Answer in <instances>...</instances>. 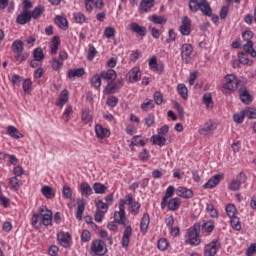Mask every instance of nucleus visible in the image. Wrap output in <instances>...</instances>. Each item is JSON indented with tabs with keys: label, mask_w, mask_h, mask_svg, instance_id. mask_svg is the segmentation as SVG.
Segmentation results:
<instances>
[{
	"label": "nucleus",
	"mask_w": 256,
	"mask_h": 256,
	"mask_svg": "<svg viewBox=\"0 0 256 256\" xmlns=\"http://www.w3.org/2000/svg\"><path fill=\"white\" fill-rule=\"evenodd\" d=\"M55 23L59 27V29H66L69 23L67 22V18L63 16H56Z\"/></svg>",
	"instance_id": "obj_47"
},
{
	"label": "nucleus",
	"mask_w": 256,
	"mask_h": 256,
	"mask_svg": "<svg viewBox=\"0 0 256 256\" xmlns=\"http://www.w3.org/2000/svg\"><path fill=\"white\" fill-rule=\"evenodd\" d=\"M239 79L234 74H228L224 77L223 89L225 91H237Z\"/></svg>",
	"instance_id": "obj_7"
},
{
	"label": "nucleus",
	"mask_w": 256,
	"mask_h": 256,
	"mask_svg": "<svg viewBox=\"0 0 256 256\" xmlns=\"http://www.w3.org/2000/svg\"><path fill=\"white\" fill-rule=\"evenodd\" d=\"M130 29L140 37H145V35H147V28H145V26H140L137 22H132L130 24Z\"/></svg>",
	"instance_id": "obj_26"
},
{
	"label": "nucleus",
	"mask_w": 256,
	"mask_h": 256,
	"mask_svg": "<svg viewBox=\"0 0 256 256\" xmlns=\"http://www.w3.org/2000/svg\"><path fill=\"white\" fill-rule=\"evenodd\" d=\"M206 212L211 217V219H219V211L215 208L213 204L206 205Z\"/></svg>",
	"instance_id": "obj_43"
},
{
	"label": "nucleus",
	"mask_w": 256,
	"mask_h": 256,
	"mask_svg": "<svg viewBox=\"0 0 256 256\" xmlns=\"http://www.w3.org/2000/svg\"><path fill=\"white\" fill-rule=\"evenodd\" d=\"M81 120L88 125L89 123H93V115L91 114V110L84 109L82 111Z\"/></svg>",
	"instance_id": "obj_44"
},
{
	"label": "nucleus",
	"mask_w": 256,
	"mask_h": 256,
	"mask_svg": "<svg viewBox=\"0 0 256 256\" xmlns=\"http://www.w3.org/2000/svg\"><path fill=\"white\" fill-rule=\"evenodd\" d=\"M62 195L64 199H72L73 190L69 186H64L62 189Z\"/></svg>",
	"instance_id": "obj_60"
},
{
	"label": "nucleus",
	"mask_w": 256,
	"mask_h": 256,
	"mask_svg": "<svg viewBox=\"0 0 256 256\" xmlns=\"http://www.w3.org/2000/svg\"><path fill=\"white\" fill-rule=\"evenodd\" d=\"M90 251L93 255L104 256L107 253V244L101 239L93 240Z\"/></svg>",
	"instance_id": "obj_6"
},
{
	"label": "nucleus",
	"mask_w": 256,
	"mask_h": 256,
	"mask_svg": "<svg viewBox=\"0 0 256 256\" xmlns=\"http://www.w3.org/2000/svg\"><path fill=\"white\" fill-rule=\"evenodd\" d=\"M53 223V211L46 206L39 208L38 212L32 215L31 225L34 229H41V227H49Z\"/></svg>",
	"instance_id": "obj_1"
},
{
	"label": "nucleus",
	"mask_w": 256,
	"mask_h": 256,
	"mask_svg": "<svg viewBox=\"0 0 256 256\" xmlns=\"http://www.w3.org/2000/svg\"><path fill=\"white\" fill-rule=\"evenodd\" d=\"M93 190L96 193V195H105V193H107V186L100 182H95L93 184Z\"/></svg>",
	"instance_id": "obj_42"
},
{
	"label": "nucleus",
	"mask_w": 256,
	"mask_h": 256,
	"mask_svg": "<svg viewBox=\"0 0 256 256\" xmlns=\"http://www.w3.org/2000/svg\"><path fill=\"white\" fill-rule=\"evenodd\" d=\"M121 87H123L122 80H118L117 82H109L104 89V93L106 95H113V93H117Z\"/></svg>",
	"instance_id": "obj_15"
},
{
	"label": "nucleus",
	"mask_w": 256,
	"mask_h": 256,
	"mask_svg": "<svg viewBox=\"0 0 256 256\" xmlns=\"http://www.w3.org/2000/svg\"><path fill=\"white\" fill-rule=\"evenodd\" d=\"M201 6V1L199 0H189V9L192 13H197L199 7Z\"/></svg>",
	"instance_id": "obj_56"
},
{
	"label": "nucleus",
	"mask_w": 256,
	"mask_h": 256,
	"mask_svg": "<svg viewBox=\"0 0 256 256\" xmlns=\"http://www.w3.org/2000/svg\"><path fill=\"white\" fill-rule=\"evenodd\" d=\"M33 57L36 61H43L45 59V53H43V48L38 47L33 51Z\"/></svg>",
	"instance_id": "obj_53"
},
{
	"label": "nucleus",
	"mask_w": 256,
	"mask_h": 256,
	"mask_svg": "<svg viewBox=\"0 0 256 256\" xmlns=\"http://www.w3.org/2000/svg\"><path fill=\"white\" fill-rule=\"evenodd\" d=\"M120 203H123V206L128 205V211L131 215H139V211L141 210V203H139L135 198H133V194L129 193L125 196L124 199L120 200Z\"/></svg>",
	"instance_id": "obj_3"
},
{
	"label": "nucleus",
	"mask_w": 256,
	"mask_h": 256,
	"mask_svg": "<svg viewBox=\"0 0 256 256\" xmlns=\"http://www.w3.org/2000/svg\"><path fill=\"white\" fill-rule=\"evenodd\" d=\"M95 55H97V48L93 45H89L87 59L88 61H93L95 59Z\"/></svg>",
	"instance_id": "obj_61"
},
{
	"label": "nucleus",
	"mask_w": 256,
	"mask_h": 256,
	"mask_svg": "<svg viewBox=\"0 0 256 256\" xmlns=\"http://www.w3.org/2000/svg\"><path fill=\"white\" fill-rule=\"evenodd\" d=\"M239 97L245 105H249L253 102V96L249 93V90L246 87H241L239 89Z\"/></svg>",
	"instance_id": "obj_21"
},
{
	"label": "nucleus",
	"mask_w": 256,
	"mask_h": 256,
	"mask_svg": "<svg viewBox=\"0 0 256 256\" xmlns=\"http://www.w3.org/2000/svg\"><path fill=\"white\" fill-rule=\"evenodd\" d=\"M41 193L46 199L55 198V190H53L51 186H43L41 188Z\"/></svg>",
	"instance_id": "obj_40"
},
{
	"label": "nucleus",
	"mask_w": 256,
	"mask_h": 256,
	"mask_svg": "<svg viewBox=\"0 0 256 256\" xmlns=\"http://www.w3.org/2000/svg\"><path fill=\"white\" fill-rule=\"evenodd\" d=\"M23 41L21 40H15L13 43H12V51L14 53H23Z\"/></svg>",
	"instance_id": "obj_51"
},
{
	"label": "nucleus",
	"mask_w": 256,
	"mask_h": 256,
	"mask_svg": "<svg viewBox=\"0 0 256 256\" xmlns=\"http://www.w3.org/2000/svg\"><path fill=\"white\" fill-rule=\"evenodd\" d=\"M221 179H223V174H216L211 177L204 185L203 189H213L221 183Z\"/></svg>",
	"instance_id": "obj_19"
},
{
	"label": "nucleus",
	"mask_w": 256,
	"mask_h": 256,
	"mask_svg": "<svg viewBox=\"0 0 256 256\" xmlns=\"http://www.w3.org/2000/svg\"><path fill=\"white\" fill-rule=\"evenodd\" d=\"M175 195V186L170 185L167 187L164 196L162 197V201L160 203L161 209L168 208V211H179L181 207V198L175 197L171 198Z\"/></svg>",
	"instance_id": "obj_2"
},
{
	"label": "nucleus",
	"mask_w": 256,
	"mask_h": 256,
	"mask_svg": "<svg viewBox=\"0 0 256 256\" xmlns=\"http://www.w3.org/2000/svg\"><path fill=\"white\" fill-rule=\"evenodd\" d=\"M202 231L203 233H213V231H215V221L213 220H208V221H204L202 224Z\"/></svg>",
	"instance_id": "obj_36"
},
{
	"label": "nucleus",
	"mask_w": 256,
	"mask_h": 256,
	"mask_svg": "<svg viewBox=\"0 0 256 256\" xmlns=\"http://www.w3.org/2000/svg\"><path fill=\"white\" fill-rule=\"evenodd\" d=\"M176 195L182 199H191L193 197V190L187 187L179 186L176 189Z\"/></svg>",
	"instance_id": "obj_23"
},
{
	"label": "nucleus",
	"mask_w": 256,
	"mask_h": 256,
	"mask_svg": "<svg viewBox=\"0 0 256 256\" xmlns=\"http://www.w3.org/2000/svg\"><path fill=\"white\" fill-rule=\"evenodd\" d=\"M61 45V39L59 36H54L51 40V55H57V51H59V46Z\"/></svg>",
	"instance_id": "obj_34"
},
{
	"label": "nucleus",
	"mask_w": 256,
	"mask_h": 256,
	"mask_svg": "<svg viewBox=\"0 0 256 256\" xmlns=\"http://www.w3.org/2000/svg\"><path fill=\"white\" fill-rule=\"evenodd\" d=\"M146 145H147V138L143 137L142 135H135L131 139L129 148L133 149V147H145Z\"/></svg>",
	"instance_id": "obj_18"
},
{
	"label": "nucleus",
	"mask_w": 256,
	"mask_h": 256,
	"mask_svg": "<svg viewBox=\"0 0 256 256\" xmlns=\"http://www.w3.org/2000/svg\"><path fill=\"white\" fill-rule=\"evenodd\" d=\"M83 213H85V200L78 199L77 200V211H76L77 221H81V219H83Z\"/></svg>",
	"instance_id": "obj_30"
},
{
	"label": "nucleus",
	"mask_w": 256,
	"mask_h": 256,
	"mask_svg": "<svg viewBox=\"0 0 256 256\" xmlns=\"http://www.w3.org/2000/svg\"><path fill=\"white\" fill-rule=\"evenodd\" d=\"M177 92L184 99V101H187L189 99V89H187V86L183 83H180L177 85Z\"/></svg>",
	"instance_id": "obj_35"
},
{
	"label": "nucleus",
	"mask_w": 256,
	"mask_h": 256,
	"mask_svg": "<svg viewBox=\"0 0 256 256\" xmlns=\"http://www.w3.org/2000/svg\"><path fill=\"white\" fill-rule=\"evenodd\" d=\"M100 77L104 79V81H115V79H117V72L113 69L104 70L100 72Z\"/></svg>",
	"instance_id": "obj_28"
},
{
	"label": "nucleus",
	"mask_w": 256,
	"mask_h": 256,
	"mask_svg": "<svg viewBox=\"0 0 256 256\" xmlns=\"http://www.w3.org/2000/svg\"><path fill=\"white\" fill-rule=\"evenodd\" d=\"M6 131L9 137H12V139H23L24 137L23 134L19 132V130L13 125L8 126Z\"/></svg>",
	"instance_id": "obj_31"
},
{
	"label": "nucleus",
	"mask_w": 256,
	"mask_h": 256,
	"mask_svg": "<svg viewBox=\"0 0 256 256\" xmlns=\"http://www.w3.org/2000/svg\"><path fill=\"white\" fill-rule=\"evenodd\" d=\"M69 101V90L65 89L60 93L58 101L56 102L57 107H63Z\"/></svg>",
	"instance_id": "obj_33"
},
{
	"label": "nucleus",
	"mask_w": 256,
	"mask_h": 256,
	"mask_svg": "<svg viewBox=\"0 0 256 256\" xmlns=\"http://www.w3.org/2000/svg\"><path fill=\"white\" fill-rule=\"evenodd\" d=\"M191 55H193V45L183 44L181 46V58L186 65L191 63Z\"/></svg>",
	"instance_id": "obj_11"
},
{
	"label": "nucleus",
	"mask_w": 256,
	"mask_h": 256,
	"mask_svg": "<svg viewBox=\"0 0 256 256\" xmlns=\"http://www.w3.org/2000/svg\"><path fill=\"white\" fill-rule=\"evenodd\" d=\"M215 129H217V124L215 121L208 120L201 128L198 129V133L199 135L207 137V135H211Z\"/></svg>",
	"instance_id": "obj_13"
},
{
	"label": "nucleus",
	"mask_w": 256,
	"mask_h": 256,
	"mask_svg": "<svg viewBox=\"0 0 256 256\" xmlns=\"http://www.w3.org/2000/svg\"><path fill=\"white\" fill-rule=\"evenodd\" d=\"M225 210L229 219L237 217V207L234 204H227Z\"/></svg>",
	"instance_id": "obj_49"
},
{
	"label": "nucleus",
	"mask_w": 256,
	"mask_h": 256,
	"mask_svg": "<svg viewBox=\"0 0 256 256\" xmlns=\"http://www.w3.org/2000/svg\"><path fill=\"white\" fill-rule=\"evenodd\" d=\"M155 7V0H141L139 13H149Z\"/></svg>",
	"instance_id": "obj_22"
},
{
	"label": "nucleus",
	"mask_w": 256,
	"mask_h": 256,
	"mask_svg": "<svg viewBox=\"0 0 256 256\" xmlns=\"http://www.w3.org/2000/svg\"><path fill=\"white\" fill-rule=\"evenodd\" d=\"M230 225L234 231H241V220L239 217L234 216L230 218Z\"/></svg>",
	"instance_id": "obj_50"
},
{
	"label": "nucleus",
	"mask_w": 256,
	"mask_h": 256,
	"mask_svg": "<svg viewBox=\"0 0 256 256\" xmlns=\"http://www.w3.org/2000/svg\"><path fill=\"white\" fill-rule=\"evenodd\" d=\"M101 75L95 74L91 78V85L94 89H99L101 87Z\"/></svg>",
	"instance_id": "obj_54"
},
{
	"label": "nucleus",
	"mask_w": 256,
	"mask_h": 256,
	"mask_svg": "<svg viewBox=\"0 0 256 256\" xmlns=\"http://www.w3.org/2000/svg\"><path fill=\"white\" fill-rule=\"evenodd\" d=\"M132 235H133V228L131 227V225L126 226L123 231V236L121 240V245L124 249H127L129 247V243H131Z\"/></svg>",
	"instance_id": "obj_14"
},
{
	"label": "nucleus",
	"mask_w": 256,
	"mask_h": 256,
	"mask_svg": "<svg viewBox=\"0 0 256 256\" xmlns=\"http://www.w3.org/2000/svg\"><path fill=\"white\" fill-rule=\"evenodd\" d=\"M169 247V242L166 240V238H160L157 242V248L159 251H167Z\"/></svg>",
	"instance_id": "obj_55"
},
{
	"label": "nucleus",
	"mask_w": 256,
	"mask_h": 256,
	"mask_svg": "<svg viewBox=\"0 0 256 256\" xmlns=\"http://www.w3.org/2000/svg\"><path fill=\"white\" fill-rule=\"evenodd\" d=\"M141 75V68L137 66L133 67L127 74L129 83H137L138 81H141Z\"/></svg>",
	"instance_id": "obj_17"
},
{
	"label": "nucleus",
	"mask_w": 256,
	"mask_h": 256,
	"mask_svg": "<svg viewBox=\"0 0 256 256\" xmlns=\"http://www.w3.org/2000/svg\"><path fill=\"white\" fill-rule=\"evenodd\" d=\"M123 203L124 202L119 201V211L114 212V221H116L118 225H123L125 227L127 225V214Z\"/></svg>",
	"instance_id": "obj_8"
},
{
	"label": "nucleus",
	"mask_w": 256,
	"mask_h": 256,
	"mask_svg": "<svg viewBox=\"0 0 256 256\" xmlns=\"http://www.w3.org/2000/svg\"><path fill=\"white\" fill-rule=\"evenodd\" d=\"M153 97L156 105H163V93L157 91L154 93Z\"/></svg>",
	"instance_id": "obj_64"
},
{
	"label": "nucleus",
	"mask_w": 256,
	"mask_h": 256,
	"mask_svg": "<svg viewBox=\"0 0 256 256\" xmlns=\"http://www.w3.org/2000/svg\"><path fill=\"white\" fill-rule=\"evenodd\" d=\"M153 145H158V147H165L167 144V138L165 136H161L159 134H154L151 137Z\"/></svg>",
	"instance_id": "obj_32"
},
{
	"label": "nucleus",
	"mask_w": 256,
	"mask_h": 256,
	"mask_svg": "<svg viewBox=\"0 0 256 256\" xmlns=\"http://www.w3.org/2000/svg\"><path fill=\"white\" fill-rule=\"evenodd\" d=\"M9 185L12 191H19V187H21L19 178H17V176L10 178Z\"/></svg>",
	"instance_id": "obj_52"
},
{
	"label": "nucleus",
	"mask_w": 256,
	"mask_h": 256,
	"mask_svg": "<svg viewBox=\"0 0 256 256\" xmlns=\"http://www.w3.org/2000/svg\"><path fill=\"white\" fill-rule=\"evenodd\" d=\"M150 71H155L161 75L165 71V64L157 61V56H152L148 62Z\"/></svg>",
	"instance_id": "obj_12"
},
{
	"label": "nucleus",
	"mask_w": 256,
	"mask_h": 256,
	"mask_svg": "<svg viewBox=\"0 0 256 256\" xmlns=\"http://www.w3.org/2000/svg\"><path fill=\"white\" fill-rule=\"evenodd\" d=\"M83 75H85V68L70 69L67 74L69 79H73V77H83Z\"/></svg>",
	"instance_id": "obj_41"
},
{
	"label": "nucleus",
	"mask_w": 256,
	"mask_h": 256,
	"mask_svg": "<svg viewBox=\"0 0 256 256\" xmlns=\"http://www.w3.org/2000/svg\"><path fill=\"white\" fill-rule=\"evenodd\" d=\"M73 19L75 20V23H79L80 25H83L85 23V14L81 12H76L73 14Z\"/></svg>",
	"instance_id": "obj_59"
},
{
	"label": "nucleus",
	"mask_w": 256,
	"mask_h": 256,
	"mask_svg": "<svg viewBox=\"0 0 256 256\" xmlns=\"http://www.w3.org/2000/svg\"><path fill=\"white\" fill-rule=\"evenodd\" d=\"M179 31L181 35L187 36L191 34V19L187 16L182 18V24L180 25Z\"/></svg>",
	"instance_id": "obj_20"
},
{
	"label": "nucleus",
	"mask_w": 256,
	"mask_h": 256,
	"mask_svg": "<svg viewBox=\"0 0 256 256\" xmlns=\"http://www.w3.org/2000/svg\"><path fill=\"white\" fill-rule=\"evenodd\" d=\"M199 11H201V13H203L206 17H211V15H213V9H211V6L207 0H200Z\"/></svg>",
	"instance_id": "obj_27"
},
{
	"label": "nucleus",
	"mask_w": 256,
	"mask_h": 256,
	"mask_svg": "<svg viewBox=\"0 0 256 256\" xmlns=\"http://www.w3.org/2000/svg\"><path fill=\"white\" fill-rule=\"evenodd\" d=\"M242 39L246 41V44L243 45L244 51L250 54L253 58L256 57L255 48H253L254 43L251 41L253 39V31L246 30L242 33Z\"/></svg>",
	"instance_id": "obj_5"
},
{
	"label": "nucleus",
	"mask_w": 256,
	"mask_h": 256,
	"mask_svg": "<svg viewBox=\"0 0 256 256\" xmlns=\"http://www.w3.org/2000/svg\"><path fill=\"white\" fill-rule=\"evenodd\" d=\"M94 131L96 133L97 139H107V138L111 137V130L103 127V125H101V124H96Z\"/></svg>",
	"instance_id": "obj_16"
},
{
	"label": "nucleus",
	"mask_w": 256,
	"mask_h": 256,
	"mask_svg": "<svg viewBox=\"0 0 256 256\" xmlns=\"http://www.w3.org/2000/svg\"><path fill=\"white\" fill-rule=\"evenodd\" d=\"M250 53H247L246 51L241 52L238 54L239 63L242 65H253V61L249 60Z\"/></svg>",
	"instance_id": "obj_39"
},
{
	"label": "nucleus",
	"mask_w": 256,
	"mask_h": 256,
	"mask_svg": "<svg viewBox=\"0 0 256 256\" xmlns=\"http://www.w3.org/2000/svg\"><path fill=\"white\" fill-rule=\"evenodd\" d=\"M243 111H244V115L247 119H256V109L255 108H246Z\"/></svg>",
	"instance_id": "obj_58"
},
{
	"label": "nucleus",
	"mask_w": 256,
	"mask_h": 256,
	"mask_svg": "<svg viewBox=\"0 0 256 256\" xmlns=\"http://www.w3.org/2000/svg\"><path fill=\"white\" fill-rule=\"evenodd\" d=\"M31 21V11H22L16 18L18 25H27Z\"/></svg>",
	"instance_id": "obj_25"
},
{
	"label": "nucleus",
	"mask_w": 256,
	"mask_h": 256,
	"mask_svg": "<svg viewBox=\"0 0 256 256\" xmlns=\"http://www.w3.org/2000/svg\"><path fill=\"white\" fill-rule=\"evenodd\" d=\"M80 193L83 197H91L93 195V188L87 182H83L79 186Z\"/></svg>",
	"instance_id": "obj_29"
},
{
	"label": "nucleus",
	"mask_w": 256,
	"mask_h": 256,
	"mask_svg": "<svg viewBox=\"0 0 256 256\" xmlns=\"http://www.w3.org/2000/svg\"><path fill=\"white\" fill-rule=\"evenodd\" d=\"M186 245H192L194 247H198V245H201V237L199 236V230H197V227H191L187 230Z\"/></svg>",
	"instance_id": "obj_4"
},
{
	"label": "nucleus",
	"mask_w": 256,
	"mask_h": 256,
	"mask_svg": "<svg viewBox=\"0 0 256 256\" xmlns=\"http://www.w3.org/2000/svg\"><path fill=\"white\" fill-rule=\"evenodd\" d=\"M57 241L64 249H71V245H73V240L69 232H59L57 234Z\"/></svg>",
	"instance_id": "obj_9"
},
{
	"label": "nucleus",
	"mask_w": 256,
	"mask_h": 256,
	"mask_svg": "<svg viewBox=\"0 0 256 256\" xmlns=\"http://www.w3.org/2000/svg\"><path fill=\"white\" fill-rule=\"evenodd\" d=\"M150 21L154 23V25H165V23H167V19H165V17L157 14L152 15L150 17Z\"/></svg>",
	"instance_id": "obj_48"
},
{
	"label": "nucleus",
	"mask_w": 256,
	"mask_h": 256,
	"mask_svg": "<svg viewBox=\"0 0 256 256\" xmlns=\"http://www.w3.org/2000/svg\"><path fill=\"white\" fill-rule=\"evenodd\" d=\"M202 103L206 106L207 109H213V95L207 92L203 95Z\"/></svg>",
	"instance_id": "obj_38"
},
{
	"label": "nucleus",
	"mask_w": 256,
	"mask_h": 256,
	"mask_svg": "<svg viewBox=\"0 0 256 256\" xmlns=\"http://www.w3.org/2000/svg\"><path fill=\"white\" fill-rule=\"evenodd\" d=\"M219 249H221V242L214 240L204 247V256H215Z\"/></svg>",
	"instance_id": "obj_10"
},
{
	"label": "nucleus",
	"mask_w": 256,
	"mask_h": 256,
	"mask_svg": "<svg viewBox=\"0 0 256 256\" xmlns=\"http://www.w3.org/2000/svg\"><path fill=\"white\" fill-rule=\"evenodd\" d=\"M144 121L146 126L153 127L155 125V114H148Z\"/></svg>",
	"instance_id": "obj_62"
},
{
	"label": "nucleus",
	"mask_w": 256,
	"mask_h": 256,
	"mask_svg": "<svg viewBox=\"0 0 256 256\" xmlns=\"http://www.w3.org/2000/svg\"><path fill=\"white\" fill-rule=\"evenodd\" d=\"M151 223V217L149 216V213H144L141 221H140V231L145 235L147 231L149 230V225Z\"/></svg>",
	"instance_id": "obj_24"
},
{
	"label": "nucleus",
	"mask_w": 256,
	"mask_h": 256,
	"mask_svg": "<svg viewBox=\"0 0 256 256\" xmlns=\"http://www.w3.org/2000/svg\"><path fill=\"white\" fill-rule=\"evenodd\" d=\"M154 108H155V102L153 101V99L146 98L144 102L141 104L142 111H145L146 113L147 111H151V109H154Z\"/></svg>",
	"instance_id": "obj_45"
},
{
	"label": "nucleus",
	"mask_w": 256,
	"mask_h": 256,
	"mask_svg": "<svg viewBox=\"0 0 256 256\" xmlns=\"http://www.w3.org/2000/svg\"><path fill=\"white\" fill-rule=\"evenodd\" d=\"M51 65H52L53 71L59 72V71H61V69H63V61H61L57 58L52 59Z\"/></svg>",
	"instance_id": "obj_57"
},
{
	"label": "nucleus",
	"mask_w": 256,
	"mask_h": 256,
	"mask_svg": "<svg viewBox=\"0 0 256 256\" xmlns=\"http://www.w3.org/2000/svg\"><path fill=\"white\" fill-rule=\"evenodd\" d=\"M43 13H45V6L38 5L34 8L33 11H30L31 19H39Z\"/></svg>",
	"instance_id": "obj_37"
},
{
	"label": "nucleus",
	"mask_w": 256,
	"mask_h": 256,
	"mask_svg": "<svg viewBox=\"0 0 256 256\" xmlns=\"http://www.w3.org/2000/svg\"><path fill=\"white\" fill-rule=\"evenodd\" d=\"M95 207L100 213H107L109 211V204L103 202V200L96 201Z\"/></svg>",
	"instance_id": "obj_46"
},
{
	"label": "nucleus",
	"mask_w": 256,
	"mask_h": 256,
	"mask_svg": "<svg viewBox=\"0 0 256 256\" xmlns=\"http://www.w3.org/2000/svg\"><path fill=\"white\" fill-rule=\"evenodd\" d=\"M228 189L229 191H239L241 189V184L233 179L228 185Z\"/></svg>",
	"instance_id": "obj_63"
}]
</instances>
